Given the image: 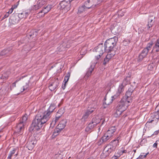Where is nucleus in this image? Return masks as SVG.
Instances as JSON below:
<instances>
[{
	"mask_svg": "<svg viewBox=\"0 0 159 159\" xmlns=\"http://www.w3.org/2000/svg\"><path fill=\"white\" fill-rule=\"evenodd\" d=\"M52 113L47 110L44 112H39L33 121L31 129L32 130H39L43 125L49 119Z\"/></svg>",
	"mask_w": 159,
	"mask_h": 159,
	"instance_id": "obj_1",
	"label": "nucleus"
},
{
	"mask_svg": "<svg viewBox=\"0 0 159 159\" xmlns=\"http://www.w3.org/2000/svg\"><path fill=\"white\" fill-rule=\"evenodd\" d=\"M117 41L118 38L115 36L107 40L105 42L104 45L108 53L104 59L103 65H106L115 54V48Z\"/></svg>",
	"mask_w": 159,
	"mask_h": 159,
	"instance_id": "obj_2",
	"label": "nucleus"
},
{
	"mask_svg": "<svg viewBox=\"0 0 159 159\" xmlns=\"http://www.w3.org/2000/svg\"><path fill=\"white\" fill-rule=\"evenodd\" d=\"M127 101L124 100L122 98L120 101L118 102L116 107V110L114 114V116L115 117H119L122 113L129 106Z\"/></svg>",
	"mask_w": 159,
	"mask_h": 159,
	"instance_id": "obj_3",
	"label": "nucleus"
},
{
	"mask_svg": "<svg viewBox=\"0 0 159 159\" xmlns=\"http://www.w3.org/2000/svg\"><path fill=\"white\" fill-rule=\"evenodd\" d=\"M116 144L114 143L110 142V143L107 145L104 148L102 153L100 155L102 159H104L108 156L110 153L114 152L116 148Z\"/></svg>",
	"mask_w": 159,
	"mask_h": 159,
	"instance_id": "obj_4",
	"label": "nucleus"
},
{
	"mask_svg": "<svg viewBox=\"0 0 159 159\" xmlns=\"http://www.w3.org/2000/svg\"><path fill=\"white\" fill-rule=\"evenodd\" d=\"M116 130L115 126L110 128L107 132L102 137L101 139L98 143V145H100L103 142H106L111 138L114 134Z\"/></svg>",
	"mask_w": 159,
	"mask_h": 159,
	"instance_id": "obj_5",
	"label": "nucleus"
},
{
	"mask_svg": "<svg viewBox=\"0 0 159 159\" xmlns=\"http://www.w3.org/2000/svg\"><path fill=\"white\" fill-rule=\"evenodd\" d=\"M135 88L133 86L130 85L126 92L125 95L123 97L124 100L127 101L128 103H130L132 101V98L133 97V93Z\"/></svg>",
	"mask_w": 159,
	"mask_h": 159,
	"instance_id": "obj_6",
	"label": "nucleus"
},
{
	"mask_svg": "<svg viewBox=\"0 0 159 159\" xmlns=\"http://www.w3.org/2000/svg\"><path fill=\"white\" fill-rule=\"evenodd\" d=\"M27 120V115H25L23 116L21 120L16 127V129L18 134H20L22 133V130H23L24 126L26 121Z\"/></svg>",
	"mask_w": 159,
	"mask_h": 159,
	"instance_id": "obj_7",
	"label": "nucleus"
},
{
	"mask_svg": "<svg viewBox=\"0 0 159 159\" xmlns=\"http://www.w3.org/2000/svg\"><path fill=\"white\" fill-rule=\"evenodd\" d=\"M95 118H93L91 122L89 123L88 126L86 128L85 131L86 132H90L94 127L99 123L98 122L95 121Z\"/></svg>",
	"mask_w": 159,
	"mask_h": 159,
	"instance_id": "obj_8",
	"label": "nucleus"
},
{
	"mask_svg": "<svg viewBox=\"0 0 159 159\" xmlns=\"http://www.w3.org/2000/svg\"><path fill=\"white\" fill-rule=\"evenodd\" d=\"M69 2L63 1L59 4L60 8L64 10L65 12H67L70 9V5Z\"/></svg>",
	"mask_w": 159,
	"mask_h": 159,
	"instance_id": "obj_9",
	"label": "nucleus"
},
{
	"mask_svg": "<svg viewBox=\"0 0 159 159\" xmlns=\"http://www.w3.org/2000/svg\"><path fill=\"white\" fill-rule=\"evenodd\" d=\"M96 52L97 54H99L102 55L105 51H106V49L102 43L99 44L95 48Z\"/></svg>",
	"mask_w": 159,
	"mask_h": 159,
	"instance_id": "obj_10",
	"label": "nucleus"
},
{
	"mask_svg": "<svg viewBox=\"0 0 159 159\" xmlns=\"http://www.w3.org/2000/svg\"><path fill=\"white\" fill-rule=\"evenodd\" d=\"M99 3L98 0H88L85 3L86 7L88 9H90L91 7L96 6Z\"/></svg>",
	"mask_w": 159,
	"mask_h": 159,
	"instance_id": "obj_11",
	"label": "nucleus"
},
{
	"mask_svg": "<svg viewBox=\"0 0 159 159\" xmlns=\"http://www.w3.org/2000/svg\"><path fill=\"white\" fill-rule=\"evenodd\" d=\"M59 83L57 80H55L50 83L49 89L51 91L54 90L59 85Z\"/></svg>",
	"mask_w": 159,
	"mask_h": 159,
	"instance_id": "obj_12",
	"label": "nucleus"
},
{
	"mask_svg": "<svg viewBox=\"0 0 159 159\" xmlns=\"http://www.w3.org/2000/svg\"><path fill=\"white\" fill-rule=\"evenodd\" d=\"M12 52V48H9L2 50L0 53V56H7L11 54Z\"/></svg>",
	"mask_w": 159,
	"mask_h": 159,
	"instance_id": "obj_13",
	"label": "nucleus"
},
{
	"mask_svg": "<svg viewBox=\"0 0 159 159\" xmlns=\"http://www.w3.org/2000/svg\"><path fill=\"white\" fill-rule=\"evenodd\" d=\"M35 143V141L32 140L28 141L26 143V147L28 148L29 150H32L34 147Z\"/></svg>",
	"mask_w": 159,
	"mask_h": 159,
	"instance_id": "obj_14",
	"label": "nucleus"
},
{
	"mask_svg": "<svg viewBox=\"0 0 159 159\" xmlns=\"http://www.w3.org/2000/svg\"><path fill=\"white\" fill-rule=\"evenodd\" d=\"M51 9V6L49 5H48L46 7H44L43 9L39 13V14H40V13H43V14L41 15V16H44V15L47 13L48 12H49Z\"/></svg>",
	"mask_w": 159,
	"mask_h": 159,
	"instance_id": "obj_15",
	"label": "nucleus"
},
{
	"mask_svg": "<svg viewBox=\"0 0 159 159\" xmlns=\"http://www.w3.org/2000/svg\"><path fill=\"white\" fill-rule=\"evenodd\" d=\"M70 46V45L67 44L66 43L63 42L60 45L58 49L60 51H65L66 48H69Z\"/></svg>",
	"mask_w": 159,
	"mask_h": 159,
	"instance_id": "obj_16",
	"label": "nucleus"
},
{
	"mask_svg": "<svg viewBox=\"0 0 159 159\" xmlns=\"http://www.w3.org/2000/svg\"><path fill=\"white\" fill-rule=\"evenodd\" d=\"M66 123V119H63L60 121L57 126L60 128L62 130L65 127Z\"/></svg>",
	"mask_w": 159,
	"mask_h": 159,
	"instance_id": "obj_17",
	"label": "nucleus"
},
{
	"mask_svg": "<svg viewBox=\"0 0 159 159\" xmlns=\"http://www.w3.org/2000/svg\"><path fill=\"white\" fill-rule=\"evenodd\" d=\"M113 100V99L112 97L110 98L107 97L106 96L104 98V101L103 105H104L105 104L107 105H109L112 102Z\"/></svg>",
	"mask_w": 159,
	"mask_h": 159,
	"instance_id": "obj_18",
	"label": "nucleus"
},
{
	"mask_svg": "<svg viewBox=\"0 0 159 159\" xmlns=\"http://www.w3.org/2000/svg\"><path fill=\"white\" fill-rule=\"evenodd\" d=\"M151 117L154 119L156 122L157 123L158 120L159 119V113L157 111L151 114Z\"/></svg>",
	"mask_w": 159,
	"mask_h": 159,
	"instance_id": "obj_19",
	"label": "nucleus"
},
{
	"mask_svg": "<svg viewBox=\"0 0 159 159\" xmlns=\"http://www.w3.org/2000/svg\"><path fill=\"white\" fill-rule=\"evenodd\" d=\"M130 75L127 76L125 78L123 81L122 83L121 84H123L125 86L126 85L129 84L130 83Z\"/></svg>",
	"mask_w": 159,
	"mask_h": 159,
	"instance_id": "obj_20",
	"label": "nucleus"
},
{
	"mask_svg": "<svg viewBox=\"0 0 159 159\" xmlns=\"http://www.w3.org/2000/svg\"><path fill=\"white\" fill-rule=\"evenodd\" d=\"M29 14L28 12H26L23 11L21 13H19L18 14V17L19 19H25L28 16Z\"/></svg>",
	"mask_w": 159,
	"mask_h": 159,
	"instance_id": "obj_21",
	"label": "nucleus"
},
{
	"mask_svg": "<svg viewBox=\"0 0 159 159\" xmlns=\"http://www.w3.org/2000/svg\"><path fill=\"white\" fill-rule=\"evenodd\" d=\"M94 69V67L92 65L90 66V67L88 69V71L86 73V75L84 77L88 78L92 74V72Z\"/></svg>",
	"mask_w": 159,
	"mask_h": 159,
	"instance_id": "obj_22",
	"label": "nucleus"
},
{
	"mask_svg": "<svg viewBox=\"0 0 159 159\" xmlns=\"http://www.w3.org/2000/svg\"><path fill=\"white\" fill-rule=\"evenodd\" d=\"M61 130H62V129H61L60 128L57 126V127L54 130L52 135V137L54 138L57 136Z\"/></svg>",
	"mask_w": 159,
	"mask_h": 159,
	"instance_id": "obj_23",
	"label": "nucleus"
},
{
	"mask_svg": "<svg viewBox=\"0 0 159 159\" xmlns=\"http://www.w3.org/2000/svg\"><path fill=\"white\" fill-rule=\"evenodd\" d=\"M94 108H92L90 110H88L83 116V118L84 119L87 118L90 114L94 111Z\"/></svg>",
	"mask_w": 159,
	"mask_h": 159,
	"instance_id": "obj_24",
	"label": "nucleus"
},
{
	"mask_svg": "<svg viewBox=\"0 0 159 159\" xmlns=\"http://www.w3.org/2000/svg\"><path fill=\"white\" fill-rule=\"evenodd\" d=\"M125 86L123 84H121L119 85L117 92L121 94L124 91Z\"/></svg>",
	"mask_w": 159,
	"mask_h": 159,
	"instance_id": "obj_25",
	"label": "nucleus"
},
{
	"mask_svg": "<svg viewBox=\"0 0 159 159\" xmlns=\"http://www.w3.org/2000/svg\"><path fill=\"white\" fill-rule=\"evenodd\" d=\"M154 49L156 50V52H158L159 51V38L158 39L155 44L153 47Z\"/></svg>",
	"mask_w": 159,
	"mask_h": 159,
	"instance_id": "obj_26",
	"label": "nucleus"
},
{
	"mask_svg": "<svg viewBox=\"0 0 159 159\" xmlns=\"http://www.w3.org/2000/svg\"><path fill=\"white\" fill-rule=\"evenodd\" d=\"M56 104L54 103H52L47 110L51 113H52L56 108Z\"/></svg>",
	"mask_w": 159,
	"mask_h": 159,
	"instance_id": "obj_27",
	"label": "nucleus"
},
{
	"mask_svg": "<svg viewBox=\"0 0 159 159\" xmlns=\"http://www.w3.org/2000/svg\"><path fill=\"white\" fill-rule=\"evenodd\" d=\"M46 3V2L44 0H39L37 2V6L40 8Z\"/></svg>",
	"mask_w": 159,
	"mask_h": 159,
	"instance_id": "obj_28",
	"label": "nucleus"
},
{
	"mask_svg": "<svg viewBox=\"0 0 159 159\" xmlns=\"http://www.w3.org/2000/svg\"><path fill=\"white\" fill-rule=\"evenodd\" d=\"M86 8L88 9L86 7V5H84L81 6L78 9V12L79 13H80L83 11H85V10Z\"/></svg>",
	"mask_w": 159,
	"mask_h": 159,
	"instance_id": "obj_29",
	"label": "nucleus"
},
{
	"mask_svg": "<svg viewBox=\"0 0 159 159\" xmlns=\"http://www.w3.org/2000/svg\"><path fill=\"white\" fill-rule=\"evenodd\" d=\"M154 24L153 20L149 18L148 19V29H149L152 27Z\"/></svg>",
	"mask_w": 159,
	"mask_h": 159,
	"instance_id": "obj_30",
	"label": "nucleus"
},
{
	"mask_svg": "<svg viewBox=\"0 0 159 159\" xmlns=\"http://www.w3.org/2000/svg\"><path fill=\"white\" fill-rule=\"evenodd\" d=\"M29 87V83H26V84L23 86L22 88L20 90L21 92L25 90H27Z\"/></svg>",
	"mask_w": 159,
	"mask_h": 159,
	"instance_id": "obj_31",
	"label": "nucleus"
},
{
	"mask_svg": "<svg viewBox=\"0 0 159 159\" xmlns=\"http://www.w3.org/2000/svg\"><path fill=\"white\" fill-rule=\"evenodd\" d=\"M54 156L55 158H57L58 159H62L63 157V156L61 152L60 153L58 152V153L56 154Z\"/></svg>",
	"mask_w": 159,
	"mask_h": 159,
	"instance_id": "obj_32",
	"label": "nucleus"
},
{
	"mask_svg": "<svg viewBox=\"0 0 159 159\" xmlns=\"http://www.w3.org/2000/svg\"><path fill=\"white\" fill-rule=\"evenodd\" d=\"M70 76V72H68L67 74L65 76L64 78V79L63 81V82L65 83V84H66L67 82L68 81Z\"/></svg>",
	"mask_w": 159,
	"mask_h": 159,
	"instance_id": "obj_33",
	"label": "nucleus"
},
{
	"mask_svg": "<svg viewBox=\"0 0 159 159\" xmlns=\"http://www.w3.org/2000/svg\"><path fill=\"white\" fill-rule=\"evenodd\" d=\"M59 118L57 117V116H55V118L53 119L52 122L51 123V125H54L56 124V122L59 120Z\"/></svg>",
	"mask_w": 159,
	"mask_h": 159,
	"instance_id": "obj_34",
	"label": "nucleus"
},
{
	"mask_svg": "<svg viewBox=\"0 0 159 159\" xmlns=\"http://www.w3.org/2000/svg\"><path fill=\"white\" fill-rule=\"evenodd\" d=\"M102 55L99 54H97V55L95 57V61L94 63L97 64V63L99 62V61L100 60V58L101 56Z\"/></svg>",
	"mask_w": 159,
	"mask_h": 159,
	"instance_id": "obj_35",
	"label": "nucleus"
},
{
	"mask_svg": "<svg viewBox=\"0 0 159 159\" xmlns=\"http://www.w3.org/2000/svg\"><path fill=\"white\" fill-rule=\"evenodd\" d=\"M11 20L14 24L17 23L18 22L19 20V19L17 18L16 16H12L11 19Z\"/></svg>",
	"mask_w": 159,
	"mask_h": 159,
	"instance_id": "obj_36",
	"label": "nucleus"
},
{
	"mask_svg": "<svg viewBox=\"0 0 159 159\" xmlns=\"http://www.w3.org/2000/svg\"><path fill=\"white\" fill-rule=\"evenodd\" d=\"M148 50L146 48L144 49L141 52V55H143L142 56H146L148 53Z\"/></svg>",
	"mask_w": 159,
	"mask_h": 159,
	"instance_id": "obj_37",
	"label": "nucleus"
},
{
	"mask_svg": "<svg viewBox=\"0 0 159 159\" xmlns=\"http://www.w3.org/2000/svg\"><path fill=\"white\" fill-rule=\"evenodd\" d=\"M16 151V149H14L12 151H11L10 152V153L9 154L7 159H11V158L12 156L13 155V154H15Z\"/></svg>",
	"mask_w": 159,
	"mask_h": 159,
	"instance_id": "obj_38",
	"label": "nucleus"
},
{
	"mask_svg": "<svg viewBox=\"0 0 159 159\" xmlns=\"http://www.w3.org/2000/svg\"><path fill=\"white\" fill-rule=\"evenodd\" d=\"M120 139L119 137H117L116 138L115 140H114L112 141L111 142L112 143H114L116 144V146L119 145V140Z\"/></svg>",
	"mask_w": 159,
	"mask_h": 159,
	"instance_id": "obj_39",
	"label": "nucleus"
},
{
	"mask_svg": "<svg viewBox=\"0 0 159 159\" xmlns=\"http://www.w3.org/2000/svg\"><path fill=\"white\" fill-rule=\"evenodd\" d=\"M86 53V49L85 47H83L80 51L81 55H83L85 54Z\"/></svg>",
	"mask_w": 159,
	"mask_h": 159,
	"instance_id": "obj_40",
	"label": "nucleus"
},
{
	"mask_svg": "<svg viewBox=\"0 0 159 159\" xmlns=\"http://www.w3.org/2000/svg\"><path fill=\"white\" fill-rule=\"evenodd\" d=\"M118 28V26H115L113 28H111V31L113 33H117L118 31V30H117V29Z\"/></svg>",
	"mask_w": 159,
	"mask_h": 159,
	"instance_id": "obj_41",
	"label": "nucleus"
},
{
	"mask_svg": "<svg viewBox=\"0 0 159 159\" xmlns=\"http://www.w3.org/2000/svg\"><path fill=\"white\" fill-rule=\"evenodd\" d=\"M120 93L116 92V94L113 96H112V97L114 100L115 99L117 98H119L120 96Z\"/></svg>",
	"mask_w": 159,
	"mask_h": 159,
	"instance_id": "obj_42",
	"label": "nucleus"
},
{
	"mask_svg": "<svg viewBox=\"0 0 159 159\" xmlns=\"http://www.w3.org/2000/svg\"><path fill=\"white\" fill-rule=\"evenodd\" d=\"M152 44H153L152 42H151L149 43L148 44L146 48H147V49H148V51L149 50H150L151 48L152 47Z\"/></svg>",
	"mask_w": 159,
	"mask_h": 159,
	"instance_id": "obj_43",
	"label": "nucleus"
},
{
	"mask_svg": "<svg viewBox=\"0 0 159 159\" xmlns=\"http://www.w3.org/2000/svg\"><path fill=\"white\" fill-rule=\"evenodd\" d=\"M148 153V152L146 153H141L140 155V158L143 159V158H145Z\"/></svg>",
	"mask_w": 159,
	"mask_h": 159,
	"instance_id": "obj_44",
	"label": "nucleus"
},
{
	"mask_svg": "<svg viewBox=\"0 0 159 159\" xmlns=\"http://www.w3.org/2000/svg\"><path fill=\"white\" fill-rule=\"evenodd\" d=\"M61 114V115H62L64 112V111L62 108L60 109L57 112Z\"/></svg>",
	"mask_w": 159,
	"mask_h": 159,
	"instance_id": "obj_45",
	"label": "nucleus"
},
{
	"mask_svg": "<svg viewBox=\"0 0 159 159\" xmlns=\"http://www.w3.org/2000/svg\"><path fill=\"white\" fill-rule=\"evenodd\" d=\"M154 121H155L154 119H153L151 117V118L149 119L148 121L147 122V124L148 123H152Z\"/></svg>",
	"mask_w": 159,
	"mask_h": 159,
	"instance_id": "obj_46",
	"label": "nucleus"
},
{
	"mask_svg": "<svg viewBox=\"0 0 159 159\" xmlns=\"http://www.w3.org/2000/svg\"><path fill=\"white\" fill-rule=\"evenodd\" d=\"M32 8L33 9L35 10L40 8L39 7H38L37 6V5L34 6Z\"/></svg>",
	"mask_w": 159,
	"mask_h": 159,
	"instance_id": "obj_47",
	"label": "nucleus"
},
{
	"mask_svg": "<svg viewBox=\"0 0 159 159\" xmlns=\"http://www.w3.org/2000/svg\"><path fill=\"white\" fill-rule=\"evenodd\" d=\"M9 13L8 12H7L4 16V17H3V18H7V17L9 16Z\"/></svg>",
	"mask_w": 159,
	"mask_h": 159,
	"instance_id": "obj_48",
	"label": "nucleus"
},
{
	"mask_svg": "<svg viewBox=\"0 0 159 159\" xmlns=\"http://www.w3.org/2000/svg\"><path fill=\"white\" fill-rule=\"evenodd\" d=\"M121 151L122 152V153H126L127 152V150H124L123 148H121Z\"/></svg>",
	"mask_w": 159,
	"mask_h": 159,
	"instance_id": "obj_49",
	"label": "nucleus"
},
{
	"mask_svg": "<svg viewBox=\"0 0 159 159\" xmlns=\"http://www.w3.org/2000/svg\"><path fill=\"white\" fill-rule=\"evenodd\" d=\"M18 81V80H17L14 83H13L12 85V87H15L16 86V83Z\"/></svg>",
	"mask_w": 159,
	"mask_h": 159,
	"instance_id": "obj_50",
	"label": "nucleus"
},
{
	"mask_svg": "<svg viewBox=\"0 0 159 159\" xmlns=\"http://www.w3.org/2000/svg\"><path fill=\"white\" fill-rule=\"evenodd\" d=\"M62 115H61L60 114L57 112L56 115V116H57V117L60 118L61 117V116Z\"/></svg>",
	"mask_w": 159,
	"mask_h": 159,
	"instance_id": "obj_51",
	"label": "nucleus"
},
{
	"mask_svg": "<svg viewBox=\"0 0 159 159\" xmlns=\"http://www.w3.org/2000/svg\"><path fill=\"white\" fill-rule=\"evenodd\" d=\"M159 133V130L156 131L154 132V133L152 135V136L154 135H157Z\"/></svg>",
	"mask_w": 159,
	"mask_h": 159,
	"instance_id": "obj_52",
	"label": "nucleus"
},
{
	"mask_svg": "<svg viewBox=\"0 0 159 159\" xmlns=\"http://www.w3.org/2000/svg\"><path fill=\"white\" fill-rule=\"evenodd\" d=\"M121 12V11H119L118 12V15L119 16L122 17L124 15V13H122V14H120Z\"/></svg>",
	"mask_w": 159,
	"mask_h": 159,
	"instance_id": "obj_53",
	"label": "nucleus"
},
{
	"mask_svg": "<svg viewBox=\"0 0 159 159\" xmlns=\"http://www.w3.org/2000/svg\"><path fill=\"white\" fill-rule=\"evenodd\" d=\"M18 5V4H15L13 6H12L11 8H12V9L14 10V9L16 8H17V6Z\"/></svg>",
	"mask_w": 159,
	"mask_h": 159,
	"instance_id": "obj_54",
	"label": "nucleus"
},
{
	"mask_svg": "<svg viewBox=\"0 0 159 159\" xmlns=\"http://www.w3.org/2000/svg\"><path fill=\"white\" fill-rule=\"evenodd\" d=\"M158 141V140L153 145V146L154 148H156L157 147V141Z\"/></svg>",
	"mask_w": 159,
	"mask_h": 159,
	"instance_id": "obj_55",
	"label": "nucleus"
},
{
	"mask_svg": "<svg viewBox=\"0 0 159 159\" xmlns=\"http://www.w3.org/2000/svg\"><path fill=\"white\" fill-rule=\"evenodd\" d=\"M156 110L159 113V105L158 104L156 108Z\"/></svg>",
	"mask_w": 159,
	"mask_h": 159,
	"instance_id": "obj_56",
	"label": "nucleus"
},
{
	"mask_svg": "<svg viewBox=\"0 0 159 159\" xmlns=\"http://www.w3.org/2000/svg\"><path fill=\"white\" fill-rule=\"evenodd\" d=\"M13 9L11 8L10 9L9 11L8 12L9 14H11L13 11Z\"/></svg>",
	"mask_w": 159,
	"mask_h": 159,
	"instance_id": "obj_57",
	"label": "nucleus"
},
{
	"mask_svg": "<svg viewBox=\"0 0 159 159\" xmlns=\"http://www.w3.org/2000/svg\"><path fill=\"white\" fill-rule=\"evenodd\" d=\"M66 84H65V83H64V84L62 85V88L63 89H65V87H66Z\"/></svg>",
	"mask_w": 159,
	"mask_h": 159,
	"instance_id": "obj_58",
	"label": "nucleus"
},
{
	"mask_svg": "<svg viewBox=\"0 0 159 159\" xmlns=\"http://www.w3.org/2000/svg\"><path fill=\"white\" fill-rule=\"evenodd\" d=\"M117 157H118L116 156H114L111 158V159H116Z\"/></svg>",
	"mask_w": 159,
	"mask_h": 159,
	"instance_id": "obj_59",
	"label": "nucleus"
},
{
	"mask_svg": "<svg viewBox=\"0 0 159 159\" xmlns=\"http://www.w3.org/2000/svg\"><path fill=\"white\" fill-rule=\"evenodd\" d=\"M4 78H5V79H7V77H5V76H3V75H2L1 77V79H4Z\"/></svg>",
	"mask_w": 159,
	"mask_h": 159,
	"instance_id": "obj_60",
	"label": "nucleus"
},
{
	"mask_svg": "<svg viewBox=\"0 0 159 159\" xmlns=\"http://www.w3.org/2000/svg\"><path fill=\"white\" fill-rule=\"evenodd\" d=\"M95 118V121H96H96H97V122H99V120H96V118Z\"/></svg>",
	"mask_w": 159,
	"mask_h": 159,
	"instance_id": "obj_61",
	"label": "nucleus"
},
{
	"mask_svg": "<svg viewBox=\"0 0 159 159\" xmlns=\"http://www.w3.org/2000/svg\"><path fill=\"white\" fill-rule=\"evenodd\" d=\"M104 121H105V120H102V125L103 124V123H104Z\"/></svg>",
	"mask_w": 159,
	"mask_h": 159,
	"instance_id": "obj_62",
	"label": "nucleus"
},
{
	"mask_svg": "<svg viewBox=\"0 0 159 159\" xmlns=\"http://www.w3.org/2000/svg\"><path fill=\"white\" fill-rule=\"evenodd\" d=\"M133 151H134V152H136V150H134H134H133Z\"/></svg>",
	"mask_w": 159,
	"mask_h": 159,
	"instance_id": "obj_63",
	"label": "nucleus"
},
{
	"mask_svg": "<svg viewBox=\"0 0 159 159\" xmlns=\"http://www.w3.org/2000/svg\"><path fill=\"white\" fill-rule=\"evenodd\" d=\"M35 35H37V32H35Z\"/></svg>",
	"mask_w": 159,
	"mask_h": 159,
	"instance_id": "obj_64",
	"label": "nucleus"
}]
</instances>
